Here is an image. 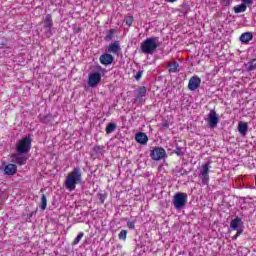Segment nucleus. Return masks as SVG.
<instances>
[{
	"label": "nucleus",
	"instance_id": "19",
	"mask_svg": "<svg viewBox=\"0 0 256 256\" xmlns=\"http://www.w3.org/2000/svg\"><path fill=\"white\" fill-rule=\"evenodd\" d=\"M241 43H249V41H253V33L245 32L240 36Z\"/></svg>",
	"mask_w": 256,
	"mask_h": 256
},
{
	"label": "nucleus",
	"instance_id": "10",
	"mask_svg": "<svg viewBox=\"0 0 256 256\" xmlns=\"http://www.w3.org/2000/svg\"><path fill=\"white\" fill-rule=\"evenodd\" d=\"M201 85V78L198 76H192L188 83L189 91H197Z\"/></svg>",
	"mask_w": 256,
	"mask_h": 256
},
{
	"label": "nucleus",
	"instance_id": "24",
	"mask_svg": "<svg viewBox=\"0 0 256 256\" xmlns=\"http://www.w3.org/2000/svg\"><path fill=\"white\" fill-rule=\"evenodd\" d=\"M115 37V29H110L105 37V41H111Z\"/></svg>",
	"mask_w": 256,
	"mask_h": 256
},
{
	"label": "nucleus",
	"instance_id": "29",
	"mask_svg": "<svg viewBox=\"0 0 256 256\" xmlns=\"http://www.w3.org/2000/svg\"><path fill=\"white\" fill-rule=\"evenodd\" d=\"M141 77H143V70H139L136 75L134 76V78L136 79V81H139L141 79Z\"/></svg>",
	"mask_w": 256,
	"mask_h": 256
},
{
	"label": "nucleus",
	"instance_id": "17",
	"mask_svg": "<svg viewBox=\"0 0 256 256\" xmlns=\"http://www.w3.org/2000/svg\"><path fill=\"white\" fill-rule=\"evenodd\" d=\"M167 67L169 73H179V63L177 61L168 62Z\"/></svg>",
	"mask_w": 256,
	"mask_h": 256
},
{
	"label": "nucleus",
	"instance_id": "35",
	"mask_svg": "<svg viewBox=\"0 0 256 256\" xmlns=\"http://www.w3.org/2000/svg\"><path fill=\"white\" fill-rule=\"evenodd\" d=\"M242 3H244V5H253V0H242Z\"/></svg>",
	"mask_w": 256,
	"mask_h": 256
},
{
	"label": "nucleus",
	"instance_id": "6",
	"mask_svg": "<svg viewBox=\"0 0 256 256\" xmlns=\"http://www.w3.org/2000/svg\"><path fill=\"white\" fill-rule=\"evenodd\" d=\"M211 169V165L209 162L202 164L200 168V173L199 177L201 178V181L203 185H208L209 184V171Z\"/></svg>",
	"mask_w": 256,
	"mask_h": 256
},
{
	"label": "nucleus",
	"instance_id": "3",
	"mask_svg": "<svg viewBox=\"0 0 256 256\" xmlns=\"http://www.w3.org/2000/svg\"><path fill=\"white\" fill-rule=\"evenodd\" d=\"M174 209L181 211L187 205V193L178 192L173 197Z\"/></svg>",
	"mask_w": 256,
	"mask_h": 256
},
{
	"label": "nucleus",
	"instance_id": "20",
	"mask_svg": "<svg viewBox=\"0 0 256 256\" xmlns=\"http://www.w3.org/2000/svg\"><path fill=\"white\" fill-rule=\"evenodd\" d=\"M248 129H249V126L247 125L246 122H240L238 124V131L240 135H247Z\"/></svg>",
	"mask_w": 256,
	"mask_h": 256
},
{
	"label": "nucleus",
	"instance_id": "21",
	"mask_svg": "<svg viewBox=\"0 0 256 256\" xmlns=\"http://www.w3.org/2000/svg\"><path fill=\"white\" fill-rule=\"evenodd\" d=\"M247 11V5L240 4L234 7V13H245Z\"/></svg>",
	"mask_w": 256,
	"mask_h": 256
},
{
	"label": "nucleus",
	"instance_id": "13",
	"mask_svg": "<svg viewBox=\"0 0 256 256\" xmlns=\"http://www.w3.org/2000/svg\"><path fill=\"white\" fill-rule=\"evenodd\" d=\"M147 95V88L145 86H141L138 88L137 95L134 98V103H141L143 102V97Z\"/></svg>",
	"mask_w": 256,
	"mask_h": 256
},
{
	"label": "nucleus",
	"instance_id": "27",
	"mask_svg": "<svg viewBox=\"0 0 256 256\" xmlns=\"http://www.w3.org/2000/svg\"><path fill=\"white\" fill-rule=\"evenodd\" d=\"M124 21L126 25H128V27H131L133 25V16L131 15L126 16Z\"/></svg>",
	"mask_w": 256,
	"mask_h": 256
},
{
	"label": "nucleus",
	"instance_id": "26",
	"mask_svg": "<svg viewBox=\"0 0 256 256\" xmlns=\"http://www.w3.org/2000/svg\"><path fill=\"white\" fill-rule=\"evenodd\" d=\"M247 69H248V71H255V69H256L255 59L248 62Z\"/></svg>",
	"mask_w": 256,
	"mask_h": 256
},
{
	"label": "nucleus",
	"instance_id": "36",
	"mask_svg": "<svg viewBox=\"0 0 256 256\" xmlns=\"http://www.w3.org/2000/svg\"><path fill=\"white\" fill-rule=\"evenodd\" d=\"M174 153H176V155H183V150H181V148H176V150L174 151Z\"/></svg>",
	"mask_w": 256,
	"mask_h": 256
},
{
	"label": "nucleus",
	"instance_id": "28",
	"mask_svg": "<svg viewBox=\"0 0 256 256\" xmlns=\"http://www.w3.org/2000/svg\"><path fill=\"white\" fill-rule=\"evenodd\" d=\"M118 238L121 239L122 241H125V239H127V230H122L119 233Z\"/></svg>",
	"mask_w": 256,
	"mask_h": 256
},
{
	"label": "nucleus",
	"instance_id": "11",
	"mask_svg": "<svg viewBox=\"0 0 256 256\" xmlns=\"http://www.w3.org/2000/svg\"><path fill=\"white\" fill-rule=\"evenodd\" d=\"M11 159L12 163H16V165H25V163H27V157L19 152L12 154Z\"/></svg>",
	"mask_w": 256,
	"mask_h": 256
},
{
	"label": "nucleus",
	"instance_id": "16",
	"mask_svg": "<svg viewBox=\"0 0 256 256\" xmlns=\"http://www.w3.org/2000/svg\"><path fill=\"white\" fill-rule=\"evenodd\" d=\"M4 173L6 175H15L17 173V165L15 164H8L4 168Z\"/></svg>",
	"mask_w": 256,
	"mask_h": 256
},
{
	"label": "nucleus",
	"instance_id": "4",
	"mask_svg": "<svg viewBox=\"0 0 256 256\" xmlns=\"http://www.w3.org/2000/svg\"><path fill=\"white\" fill-rule=\"evenodd\" d=\"M16 151L20 154L29 153L31 151V137L22 138L16 145Z\"/></svg>",
	"mask_w": 256,
	"mask_h": 256
},
{
	"label": "nucleus",
	"instance_id": "25",
	"mask_svg": "<svg viewBox=\"0 0 256 256\" xmlns=\"http://www.w3.org/2000/svg\"><path fill=\"white\" fill-rule=\"evenodd\" d=\"M85 233L80 232L77 237L74 239V241L72 242V245H79V241H81V239H83Z\"/></svg>",
	"mask_w": 256,
	"mask_h": 256
},
{
	"label": "nucleus",
	"instance_id": "7",
	"mask_svg": "<svg viewBox=\"0 0 256 256\" xmlns=\"http://www.w3.org/2000/svg\"><path fill=\"white\" fill-rule=\"evenodd\" d=\"M150 157L153 161H161L167 157V152L162 147H155L150 151Z\"/></svg>",
	"mask_w": 256,
	"mask_h": 256
},
{
	"label": "nucleus",
	"instance_id": "14",
	"mask_svg": "<svg viewBox=\"0 0 256 256\" xmlns=\"http://www.w3.org/2000/svg\"><path fill=\"white\" fill-rule=\"evenodd\" d=\"M135 139L137 143H140V145H147V142L149 141V137H147V134L143 132L136 134Z\"/></svg>",
	"mask_w": 256,
	"mask_h": 256
},
{
	"label": "nucleus",
	"instance_id": "8",
	"mask_svg": "<svg viewBox=\"0 0 256 256\" xmlns=\"http://www.w3.org/2000/svg\"><path fill=\"white\" fill-rule=\"evenodd\" d=\"M206 121L212 129H215L217 125L219 124V116L217 115V112L213 109L210 110L209 114L207 115Z\"/></svg>",
	"mask_w": 256,
	"mask_h": 256
},
{
	"label": "nucleus",
	"instance_id": "1",
	"mask_svg": "<svg viewBox=\"0 0 256 256\" xmlns=\"http://www.w3.org/2000/svg\"><path fill=\"white\" fill-rule=\"evenodd\" d=\"M83 183L81 168H74L66 177L64 186L68 191H75L77 185Z\"/></svg>",
	"mask_w": 256,
	"mask_h": 256
},
{
	"label": "nucleus",
	"instance_id": "30",
	"mask_svg": "<svg viewBox=\"0 0 256 256\" xmlns=\"http://www.w3.org/2000/svg\"><path fill=\"white\" fill-rule=\"evenodd\" d=\"M127 228L128 229H135V220L134 221H128L127 222Z\"/></svg>",
	"mask_w": 256,
	"mask_h": 256
},
{
	"label": "nucleus",
	"instance_id": "5",
	"mask_svg": "<svg viewBox=\"0 0 256 256\" xmlns=\"http://www.w3.org/2000/svg\"><path fill=\"white\" fill-rule=\"evenodd\" d=\"M230 227L233 231H237L234 239H237L240 235L243 234V220L241 218L236 217L230 222Z\"/></svg>",
	"mask_w": 256,
	"mask_h": 256
},
{
	"label": "nucleus",
	"instance_id": "9",
	"mask_svg": "<svg viewBox=\"0 0 256 256\" xmlns=\"http://www.w3.org/2000/svg\"><path fill=\"white\" fill-rule=\"evenodd\" d=\"M101 82V74L99 72H95L89 75L88 85L89 87H97Z\"/></svg>",
	"mask_w": 256,
	"mask_h": 256
},
{
	"label": "nucleus",
	"instance_id": "31",
	"mask_svg": "<svg viewBox=\"0 0 256 256\" xmlns=\"http://www.w3.org/2000/svg\"><path fill=\"white\" fill-rule=\"evenodd\" d=\"M181 9H182V13L184 14L189 13V5L183 4Z\"/></svg>",
	"mask_w": 256,
	"mask_h": 256
},
{
	"label": "nucleus",
	"instance_id": "37",
	"mask_svg": "<svg viewBox=\"0 0 256 256\" xmlns=\"http://www.w3.org/2000/svg\"><path fill=\"white\" fill-rule=\"evenodd\" d=\"M170 3H175L177 0H168Z\"/></svg>",
	"mask_w": 256,
	"mask_h": 256
},
{
	"label": "nucleus",
	"instance_id": "32",
	"mask_svg": "<svg viewBox=\"0 0 256 256\" xmlns=\"http://www.w3.org/2000/svg\"><path fill=\"white\" fill-rule=\"evenodd\" d=\"M105 199H107V196L105 194H99L100 203H105Z\"/></svg>",
	"mask_w": 256,
	"mask_h": 256
},
{
	"label": "nucleus",
	"instance_id": "18",
	"mask_svg": "<svg viewBox=\"0 0 256 256\" xmlns=\"http://www.w3.org/2000/svg\"><path fill=\"white\" fill-rule=\"evenodd\" d=\"M44 27L45 29H48V31H51V28L53 27V18L51 17V14L45 16Z\"/></svg>",
	"mask_w": 256,
	"mask_h": 256
},
{
	"label": "nucleus",
	"instance_id": "34",
	"mask_svg": "<svg viewBox=\"0 0 256 256\" xmlns=\"http://www.w3.org/2000/svg\"><path fill=\"white\" fill-rule=\"evenodd\" d=\"M161 129H169V122L165 121L161 124Z\"/></svg>",
	"mask_w": 256,
	"mask_h": 256
},
{
	"label": "nucleus",
	"instance_id": "33",
	"mask_svg": "<svg viewBox=\"0 0 256 256\" xmlns=\"http://www.w3.org/2000/svg\"><path fill=\"white\" fill-rule=\"evenodd\" d=\"M232 2H233V0H222V5L227 7V6L231 5Z\"/></svg>",
	"mask_w": 256,
	"mask_h": 256
},
{
	"label": "nucleus",
	"instance_id": "38",
	"mask_svg": "<svg viewBox=\"0 0 256 256\" xmlns=\"http://www.w3.org/2000/svg\"><path fill=\"white\" fill-rule=\"evenodd\" d=\"M99 149V146L94 147V151H97Z\"/></svg>",
	"mask_w": 256,
	"mask_h": 256
},
{
	"label": "nucleus",
	"instance_id": "15",
	"mask_svg": "<svg viewBox=\"0 0 256 256\" xmlns=\"http://www.w3.org/2000/svg\"><path fill=\"white\" fill-rule=\"evenodd\" d=\"M107 51H108V53H114V54L119 53V51H121V45H119V41H115V42L111 43L108 46Z\"/></svg>",
	"mask_w": 256,
	"mask_h": 256
},
{
	"label": "nucleus",
	"instance_id": "23",
	"mask_svg": "<svg viewBox=\"0 0 256 256\" xmlns=\"http://www.w3.org/2000/svg\"><path fill=\"white\" fill-rule=\"evenodd\" d=\"M40 208L42 209V211H45V209H47V197L45 196V194H43L41 197Z\"/></svg>",
	"mask_w": 256,
	"mask_h": 256
},
{
	"label": "nucleus",
	"instance_id": "2",
	"mask_svg": "<svg viewBox=\"0 0 256 256\" xmlns=\"http://www.w3.org/2000/svg\"><path fill=\"white\" fill-rule=\"evenodd\" d=\"M157 47H161L158 37L147 38L140 45L141 53L145 55H153L154 51H157Z\"/></svg>",
	"mask_w": 256,
	"mask_h": 256
},
{
	"label": "nucleus",
	"instance_id": "22",
	"mask_svg": "<svg viewBox=\"0 0 256 256\" xmlns=\"http://www.w3.org/2000/svg\"><path fill=\"white\" fill-rule=\"evenodd\" d=\"M115 129H117V124L109 123L106 126V133H107V135H111V133H113V131H115Z\"/></svg>",
	"mask_w": 256,
	"mask_h": 256
},
{
	"label": "nucleus",
	"instance_id": "12",
	"mask_svg": "<svg viewBox=\"0 0 256 256\" xmlns=\"http://www.w3.org/2000/svg\"><path fill=\"white\" fill-rule=\"evenodd\" d=\"M99 61L102 65H111L115 61V57L109 53H104L100 56Z\"/></svg>",
	"mask_w": 256,
	"mask_h": 256
}]
</instances>
